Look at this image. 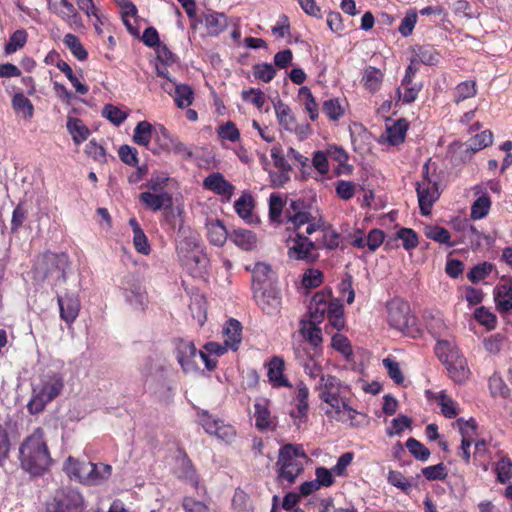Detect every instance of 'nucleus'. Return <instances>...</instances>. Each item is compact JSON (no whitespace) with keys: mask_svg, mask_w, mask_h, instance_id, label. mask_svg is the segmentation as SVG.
<instances>
[{"mask_svg":"<svg viewBox=\"0 0 512 512\" xmlns=\"http://www.w3.org/2000/svg\"><path fill=\"white\" fill-rule=\"evenodd\" d=\"M21 467L33 476H41L49 470L53 460L45 440L43 428L37 427L19 447Z\"/></svg>","mask_w":512,"mask_h":512,"instance_id":"f257e3e1","label":"nucleus"},{"mask_svg":"<svg viewBox=\"0 0 512 512\" xmlns=\"http://www.w3.org/2000/svg\"><path fill=\"white\" fill-rule=\"evenodd\" d=\"M309 460L300 444H285L279 449L276 461L277 478L280 483L293 484L303 473L304 464Z\"/></svg>","mask_w":512,"mask_h":512,"instance_id":"f03ea898","label":"nucleus"},{"mask_svg":"<svg viewBox=\"0 0 512 512\" xmlns=\"http://www.w3.org/2000/svg\"><path fill=\"white\" fill-rule=\"evenodd\" d=\"M435 354L445 365L449 377L455 383H464L468 379L470 370L466 358L453 343L438 340L435 345Z\"/></svg>","mask_w":512,"mask_h":512,"instance_id":"7ed1b4c3","label":"nucleus"},{"mask_svg":"<svg viewBox=\"0 0 512 512\" xmlns=\"http://www.w3.org/2000/svg\"><path fill=\"white\" fill-rule=\"evenodd\" d=\"M64 388L63 377L59 373L45 375L38 387L33 388V396L27 408L30 414L42 412L46 405L57 398Z\"/></svg>","mask_w":512,"mask_h":512,"instance_id":"20e7f679","label":"nucleus"},{"mask_svg":"<svg viewBox=\"0 0 512 512\" xmlns=\"http://www.w3.org/2000/svg\"><path fill=\"white\" fill-rule=\"evenodd\" d=\"M387 321L390 327L408 335L415 337L419 333L414 329L416 318L411 314L410 306L402 300H393L387 304Z\"/></svg>","mask_w":512,"mask_h":512,"instance_id":"39448f33","label":"nucleus"},{"mask_svg":"<svg viewBox=\"0 0 512 512\" xmlns=\"http://www.w3.org/2000/svg\"><path fill=\"white\" fill-rule=\"evenodd\" d=\"M416 192L421 214L424 216L429 215L434 203L440 197V191L438 182L429 176L428 163L423 167V176L422 179L417 182Z\"/></svg>","mask_w":512,"mask_h":512,"instance_id":"423d86ee","label":"nucleus"},{"mask_svg":"<svg viewBox=\"0 0 512 512\" xmlns=\"http://www.w3.org/2000/svg\"><path fill=\"white\" fill-rule=\"evenodd\" d=\"M121 285L125 300L132 309L144 311L148 304V296L142 283L133 275H129L123 279Z\"/></svg>","mask_w":512,"mask_h":512,"instance_id":"0eeeda50","label":"nucleus"},{"mask_svg":"<svg viewBox=\"0 0 512 512\" xmlns=\"http://www.w3.org/2000/svg\"><path fill=\"white\" fill-rule=\"evenodd\" d=\"M320 399L331 406L336 414L341 413L340 399L341 381L333 375H321L317 387Z\"/></svg>","mask_w":512,"mask_h":512,"instance_id":"6e6552de","label":"nucleus"},{"mask_svg":"<svg viewBox=\"0 0 512 512\" xmlns=\"http://www.w3.org/2000/svg\"><path fill=\"white\" fill-rule=\"evenodd\" d=\"M84 509L83 496L71 487L59 490L54 497L53 512H83Z\"/></svg>","mask_w":512,"mask_h":512,"instance_id":"1a4fd4ad","label":"nucleus"},{"mask_svg":"<svg viewBox=\"0 0 512 512\" xmlns=\"http://www.w3.org/2000/svg\"><path fill=\"white\" fill-rule=\"evenodd\" d=\"M253 298L264 313L276 315L280 312L282 297L274 285L253 291Z\"/></svg>","mask_w":512,"mask_h":512,"instance_id":"9d476101","label":"nucleus"},{"mask_svg":"<svg viewBox=\"0 0 512 512\" xmlns=\"http://www.w3.org/2000/svg\"><path fill=\"white\" fill-rule=\"evenodd\" d=\"M57 303L59 307V315L68 327L77 319L81 303L77 293L66 291L64 294H57Z\"/></svg>","mask_w":512,"mask_h":512,"instance_id":"9b49d317","label":"nucleus"},{"mask_svg":"<svg viewBox=\"0 0 512 512\" xmlns=\"http://www.w3.org/2000/svg\"><path fill=\"white\" fill-rule=\"evenodd\" d=\"M199 350L191 341L180 339L177 342L175 355L178 363L185 373L195 372L198 370L196 358Z\"/></svg>","mask_w":512,"mask_h":512,"instance_id":"f8f14e48","label":"nucleus"},{"mask_svg":"<svg viewBox=\"0 0 512 512\" xmlns=\"http://www.w3.org/2000/svg\"><path fill=\"white\" fill-rule=\"evenodd\" d=\"M270 401L262 398L254 403L255 427L261 431H275L278 424L276 416L271 414L269 409Z\"/></svg>","mask_w":512,"mask_h":512,"instance_id":"ddd939ff","label":"nucleus"},{"mask_svg":"<svg viewBox=\"0 0 512 512\" xmlns=\"http://www.w3.org/2000/svg\"><path fill=\"white\" fill-rule=\"evenodd\" d=\"M201 425L208 434L215 435L226 443H231L236 436V430L232 425L224 424L219 419H213L207 413L202 415Z\"/></svg>","mask_w":512,"mask_h":512,"instance_id":"4468645a","label":"nucleus"},{"mask_svg":"<svg viewBox=\"0 0 512 512\" xmlns=\"http://www.w3.org/2000/svg\"><path fill=\"white\" fill-rule=\"evenodd\" d=\"M292 244L289 245L288 256L294 260L312 261V251L316 249V245L308 237L296 233V236L291 239Z\"/></svg>","mask_w":512,"mask_h":512,"instance_id":"2eb2a0df","label":"nucleus"},{"mask_svg":"<svg viewBox=\"0 0 512 512\" xmlns=\"http://www.w3.org/2000/svg\"><path fill=\"white\" fill-rule=\"evenodd\" d=\"M203 187L216 195L222 196L227 201H230L235 190V187L219 172L209 174L203 180Z\"/></svg>","mask_w":512,"mask_h":512,"instance_id":"dca6fc26","label":"nucleus"},{"mask_svg":"<svg viewBox=\"0 0 512 512\" xmlns=\"http://www.w3.org/2000/svg\"><path fill=\"white\" fill-rule=\"evenodd\" d=\"M199 22L204 24L207 35L211 37L219 36L228 27L227 16L214 10H207L202 13Z\"/></svg>","mask_w":512,"mask_h":512,"instance_id":"f3484780","label":"nucleus"},{"mask_svg":"<svg viewBox=\"0 0 512 512\" xmlns=\"http://www.w3.org/2000/svg\"><path fill=\"white\" fill-rule=\"evenodd\" d=\"M406 251L415 249L418 244V234L411 228L402 227L385 242V249L390 250L399 247L398 241Z\"/></svg>","mask_w":512,"mask_h":512,"instance_id":"a211bd4d","label":"nucleus"},{"mask_svg":"<svg viewBox=\"0 0 512 512\" xmlns=\"http://www.w3.org/2000/svg\"><path fill=\"white\" fill-rule=\"evenodd\" d=\"M139 201L145 209L157 212L172 206L173 197L171 193L141 192Z\"/></svg>","mask_w":512,"mask_h":512,"instance_id":"6ab92c4d","label":"nucleus"},{"mask_svg":"<svg viewBox=\"0 0 512 512\" xmlns=\"http://www.w3.org/2000/svg\"><path fill=\"white\" fill-rule=\"evenodd\" d=\"M175 474L179 479L191 486L195 488L198 486L199 476L195 466L185 451H180V456L177 458Z\"/></svg>","mask_w":512,"mask_h":512,"instance_id":"aec40b11","label":"nucleus"},{"mask_svg":"<svg viewBox=\"0 0 512 512\" xmlns=\"http://www.w3.org/2000/svg\"><path fill=\"white\" fill-rule=\"evenodd\" d=\"M494 300L497 310L501 314L508 313L512 310V280H502L494 288Z\"/></svg>","mask_w":512,"mask_h":512,"instance_id":"412c9836","label":"nucleus"},{"mask_svg":"<svg viewBox=\"0 0 512 512\" xmlns=\"http://www.w3.org/2000/svg\"><path fill=\"white\" fill-rule=\"evenodd\" d=\"M267 376L273 387L291 388L292 384L284 375L285 363L281 357L274 356L267 363Z\"/></svg>","mask_w":512,"mask_h":512,"instance_id":"4be33fe9","label":"nucleus"},{"mask_svg":"<svg viewBox=\"0 0 512 512\" xmlns=\"http://www.w3.org/2000/svg\"><path fill=\"white\" fill-rule=\"evenodd\" d=\"M242 324L240 321L230 318L223 326L222 334L224 344L232 351H237L242 341Z\"/></svg>","mask_w":512,"mask_h":512,"instance_id":"5701e85b","label":"nucleus"},{"mask_svg":"<svg viewBox=\"0 0 512 512\" xmlns=\"http://www.w3.org/2000/svg\"><path fill=\"white\" fill-rule=\"evenodd\" d=\"M272 270L269 264L257 262L252 269V291L273 285L271 282Z\"/></svg>","mask_w":512,"mask_h":512,"instance_id":"b1692460","label":"nucleus"},{"mask_svg":"<svg viewBox=\"0 0 512 512\" xmlns=\"http://www.w3.org/2000/svg\"><path fill=\"white\" fill-rule=\"evenodd\" d=\"M55 13L71 27H83L80 14L78 13L74 4L69 0H60V9H56Z\"/></svg>","mask_w":512,"mask_h":512,"instance_id":"393cba45","label":"nucleus"},{"mask_svg":"<svg viewBox=\"0 0 512 512\" xmlns=\"http://www.w3.org/2000/svg\"><path fill=\"white\" fill-rule=\"evenodd\" d=\"M207 239L217 247H222L228 238V232L221 220H208L206 223Z\"/></svg>","mask_w":512,"mask_h":512,"instance_id":"a878e982","label":"nucleus"},{"mask_svg":"<svg viewBox=\"0 0 512 512\" xmlns=\"http://www.w3.org/2000/svg\"><path fill=\"white\" fill-rule=\"evenodd\" d=\"M409 128V122L404 119H398L392 125L386 127V140L392 146H397L405 141L406 133Z\"/></svg>","mask_w":512,"mask_h":512,"instance_id":"bb28decb","label":"nucleus"},{"mask_svg":"<svg viewBox=\"0 0 512 512\" xmlns=\"http://www.w3.org/2000/svg\"><path fill=\"white\" fill-rule=\"evenodd\" d=\"M329 303L330 301H327L324 293H316L309 306V322L321 323L328 312Z\"/></svg>","mask_w":512,"mask_h":512,"instance_id":"cd10ccee","label":"nucleus"},{"mask_svg":"<svg viewBox=\"0 0 512 512\" xmlns=\"http://www.w3.org/2000/svg\"><path fill=\"white\" fill-rule=\"evenodd\" d=\"M297 392L294 398L295 410L291 412V416L294 418H303L307 416L309 409V389L307 385L300 381L296 386Z\"/></svg>","mask_w":512,"mask_h":512,"instance_id":"c85d7f7f","label":"nucleus"},{"mask_svg":"<svg viewBox=\"0 0 512 512\" xmlns=\"http://www.w3.org/2000/svg\"><path fill=\"white\" fill-rule=\"evenodd\" d=\"M284 218L286 219V223L292 225V229L296 231V233L299 231L301 226L305 224H307L306 233L308 235L313 234L318 228V225L315 223V218L310 213V210L300 214L294 213Z\"/></svg>","mask_w":512,"mask_h":512,"instance_id":"c756f323","label":"nucleus"},{"mask_svg":"<svg viewBox=\"0 0 512 512\" xmlns=\"http://www.w3.org/2000/svg\"><path fill=\"white\" fill-rule=\"evenodd\" d=\"M230 240L239 248L251 251L257 247L256 234L247 229H236L230 234Z\"/></svg>","mask_w":512,"mask_h":512,"instance_id":"7c9ffc66","label":"nucleus"},{"mask_svg":"<svg viewBox=\"0 0 512 512\" xmlns=\"http://www.w3.org/2000/svg\"><path fill=\"white\" fill-rule=\"evenodd\" d=\"M66 127L76 145L86 141L91 134L84 122L76 117H69Z\"/></svg>","mask_w":512,"mask_h":512,"instance_id":"2f4dec72","label":"nucleus"},{"mask_svg":"<svg viewBox=\"0 0 512 512\" xmlns=\"http://www.w3.org/2000/svg\"><path fill=\"white\" fill-rule=\"evenodd\" d=\"M129 225L133 231V244L136 251L143 255H148L151 251V247L140 224L135 218H131L129 220Z\"/></svg>","mask_w":512,"mask_h":512,"instance_id":"473e14b6","label":"nucleus"},{"mask_svg":"<svg viewBox=\"0 0 512 512\" xmlns=\"http://www.w3.org/2000/svg\"><path fill=\"white\" fill-rule=\"evenodd\" d=\"M11 105L15 113L21 115L25 120H31L34 116V106L23 93L14 94Z\"/></svg>","mask_w":512,"mask_h":512,"instance_id":"72a5a7b5","label":"nucleus"},{"mask_svg":"<svg viewBox=\"0 0 512 512\" xmlns=\"http://www.w3.org/2000/svg\"><path fill=\"white\" fill-rule=\"evenodd\" d=\"M383 72L373 66H368L362 76V84L369 92L374 93L380 89L383 82Z\"/></svg>","mask_w":512,"mask_h":512,"instance_id":"f704fd0d","label":"nucleus"},{"mask_svg":"<svg viewBox=\"0 0 512 512\" xmlns=\"http://www.w3.org/2000/svg\"><path fill=\"white\" fill-rule=\"evenodd\" d=\"M155 127L153 125L144 120L137 123L133 132V142L137 145L144 146L149 148V144L153 138Z\"/></svg>","mask_w":512,"mask_h":512,"instance_id":"c9c22d12","label":"nucleus"},{"mask_svg":"<svg viewBox=\"0 0 512 512\" xmlns=\"http://www.w3.org/2000/svg\"><path fill=\"white\" fill-rule=\"evenodd\" d=\"M313 322H302L301 333L305 340H307L314 348V351H321L322 344V331Z\"/></svg>","mask_w":512,"mask_h":512,"instance_id":"e433bc0d","label":"nucleus"},{"mask_svg":"<svg viewBox=\"0 0 512 512\" xmlns=\"http://www.w3.org/2000/svg\"><path fill=\"white\" fill-rule=\"evenodd\" d=\"M416 63L436 65L440 60L439 52L431 45H421L414 49Z\"/></svg>","mask_w":512,"mask_h":512,"instance_id":"4c0bfd02","label":"nucleus"},{"mask_svg":"<svg viewBox=\"0 0 512 512\" xmlns=\"http://www.w3.org/2000/svg\"><path fill=\"white\" fill-rule=\"evenodd\" d=\"M63 44L78 61L82 62L88 59L87 50L75 34L67 33L63 38Z\"/></svg>","mask_w":512,"mask_h":512,"instance_id":"58836bf2","label":"nucleus"},{"mask_svg":"<svg viewBox=\"0 0 512 512\" xmlns=\"http://www.w3.org/2000/svg\"><path fill=\"white\" fill-rule=\"evenodd\" d=\"M275 113L279 124L286 130L292 131L295 128V117L289 106L282 101L274 105Z\"/></svg>","mask_w":512,"mask_h":512,"instance_id":"ea45409f","label":"nucleus"},{"mask_svg":"<svg viewBox=\"0 0 512 512\" xmlns=\"http://www.w3.org/2000/svg\"><path fill=\"white\" fill-rule=\"evenodd\" d=\"M55 66L65 74L67 79L71 82L72 86L75 88L76 92L85 95L89 91V87L86 84L80 82L79 78L74 74L70 65L62 60L58 59L55 63Z\"/></svg>","mask_w":512,"mask_h":512,"instance_id":"a19ab883","label":"nucleus"},{"mask_svg":"<svg viewBox=\"0 0 512 512\" xmlns=\"http://www.w3.org/2000/svg\"><path fill=\"white\" fill-rule=\"evenodd\" d=\"M424 234L427 238L440 243L445 244L448 247L454 246V243L451 242V234L450 232L438 225H429L425 227Z\"/></svg>","mask_w":512,"mask_h":512,"instance_id":"79ce46f5","label":"nucleus"},{"mask_svg":"<svg viewBox=\"0 0 512 512\" xmlns=\"http://www.w3.org/2000/svg\"><path fill=\"white\" fill-rule=\"evenodd\" d=\"M477 94V86L474 80H466L459 83L453 92V100L456 104L473 98Z\"/></svg>","mask_w":512,"mask_h":512,"instance_id":"37998d69","label":"nucleus"},{"mask_svg":"<svg viewBox=\"0 0 512 512\" xmlns=\"http://www.w3.org/2000/svg\"><path fill=\"white\" fill-rule=\"evenodd\" d=\"M173 99L178 108H187L193 103L194 91L187 84H178L175 88Z\"/></svg>","mask_w":512,"mask_h":512,"instance_id":"c03bdc74","label":"nucleus"},{"mask_svg":"<svg viewBox=\"0 0 512 512\" xmlns=\"http://www.w3.org/2000/svg\"><path fill=\"white\" fill-rule=\"evenodd\" d=\"M491 199L487 194L479 196L472 204L470 218L479 220L486 217L491 209Z\"/></svg>","mask_w":512,"mask_h":512,"instance_id":"a18cd8bd","label":"nucleus"},{"mask_svg":"<svg viewBox=\"0 0 512 512\" xmlns=\"http://www.w3.org/2000/svg\"><path fill=\"white\" fill-rule=\"evenodd\" d=\"M327 318L330 325L335 329H343L345 325L343 305L338 301H330Z\"/></svg>","mask_w":512,"mask_h":512,"instance_id":"49530a36","label":"nucleus"},{"mask_svg":"<svg viewBox=\"0 0 512 512\" xmlns=\"http://www.w3.org/2000/svg\"><path fill=\"white\" fill-rule=\"evenodd\" d=\"M164 223L172 230L178 228V232L183 230V210L179 207L174 208L173 205L167 209H163Z\"/></svg>","mask_w":512,"mask_h":512,"instance_id":"de8ad7c7","label":"nucleus"},{"mask_svg":"<svg viewBox=\"0 0 512 512\" xmlns=\"http://www.w3.org/2000/svg\"><path fill=\"white\" fill-rule=\"evenodd\" d=\"M493 142V134L490 130L482 131L479 134H476L472 137L467 143V151H471L472 153H476Z\"/></svg>","mask_w":512,"mask_h":512,"instance_id":"09e8293b","label":"nucleus"},{"mask_svg":"<svg viewBox=\"0 0 512 512\" xmlns=\"http://www.w3.org/2000/svg\"><path fill=\"white\" fill-rule=\"evenodd\" d=\"M287 206V202H284L282 197L279 194L272 193L269 197V217L273 222H284L281 219L282 214H284L285 207Z\"/></svg>","mask_w":512,"mask_h":512,"instance_id":"8fccbe9b","label":"nucleus"},{"mask_svg":"<svg viewBox=\"0 0 512 512\" xmlns=\"http://www.w3.org/2000/svg\"><path fill=\"white\" fill-rule=\"evenodd\" d=\"M198 249H200L198 237L196 234L191 233L189 236L179 241L176 251L179 259H187L192 251L194 252Z\"/></svg>","mask_w":512,"mask_h":512,"instance_id":"3c124183","label":"nucleus"},{"mask_svg":"<svg viewBox=\"0 0 512 512\" xmlns=\"http://www.w3.org/2000/svg\"><path fill=\"white\" fill-rule=\"evenodd\" d=\"M28 34L24 29L14 31L8 42L5 44L4 51L7 55L15 53L17 50L23 48L27 42Z\"/></svg>","mask_w":512,"mask_h":512,"instance_id":"603ef678","label":"nucleus"},{"mask_svg":"<svg viewBox=\"0 0 512 512\" xmlns=\"http://www.w3.org/2000/svg\"><path fill=\"white\" fill-rule=\"evenodd\" d=\"M299 97L304 100L305 110L308 112L310 120L315 121L319 116L318 104L311 90L307 86H302L299 89Z\"/></svg>","mask_w":512,"mask_h":512,"instance_id":"864d4df0","label":"nucleus"},{"mask_svg":"<svg viewBox=\"0 0 512 512\" xmlns=\"http://www.w3.org/2000/svg\"><path fill=\"white\" fill-rule=\"evenodd\" d=\"M405 445L411 455L419 461L425 462L431 455L430 450L413 437L408 438Z\"/></svg>","mask_w":512,"mask_h":512,"instance_id":"5fc2aeb1","label":"nucleus"},{"mask_svg":"<svg viewBox=\"0 0 512 512\" xmlns=\"http://www.w3.org/2000/svg\"><path fill=\"white\" fill-rule=\"evenodd\" d=\"M454 426L458 427L463 440L473 442L474 437L477 434V422L474 418H470L469 420L458 418L455 421Z\"/></svg>","mask_w":512,"mask_h":512,"instance_id":"6e6d98bb","label":"nucleus"},{"mask_svg":"<svg viewBox=\"0 0 512 512\" xmlns=\"http://www.w3.org/2000/svg\"><path fill=\"white\" fill-rule=\"evenodd\" d=\"M494 265L490 262H483L473 266L467 274V278L476 284L487 278L492 272Z\"/></svg>","mask_w":512,"mask_h":512,"instance_id":"4d7b16f0","label":"nucleus"},{"mask_svg":"<svg viewBox=\"0 0 512 512\" xmlns=\"http://www.w3.org/2000/svg\"><path fill=\"white\" fill-rule=\"evenodd\" d=\"M322 110L331 121H338L344 115V108L338 98L325 100L322 105Z\"/></svg>","mask_w":512,"mask_h":512,"instance_id":"13d9d810","label":"nucleus"},{"mask_svg":"<svg viewBox=\"0 0 512 512\" xmlns=\"http://www.w3.org/2000/svg\"><path fill=\"white\" fill-rule=\"evenodd\" d=\"M422 475L428 481H443L448 476V469L444 463H438L422 468Z\"/></svg>","mask_w":512,"mask_h":512,"instance_id":"bf43d9fd","label":"nucleus"},{"mask_svg":"<svg viewBox=\"0 0 512 512\" xmlns=\"http://www.w3.org/2000/svg\"><path fill=\"white\" fill-rule=\"evenodd\" d=\"M234 208L236 213L243 219L249 218L254 208L253 197L249 193H243L235 201Z\"/></svg>","mask_w":512,"mask_h":512,"instance_id":"052dcab7","label":"nucleus"},{"mask_svg":"<svg viewBox=\"0 0 512 512\" xmlns=\"http://www.w3.org/2000/svg\"><path fill=\"white\" fill-rule=\"evenodd\" d=\"M474 318L480 325L485 326L487 330H493L496 327V315L484 306L475 309Z\"/></svg>","mask_w":512,"mask_h":512,"instance_id":"680f3d73","label":"nucleus"},{"mask_svg":"<svg viewBox=\"0 0 512 512\" xmlns=\"http://www.w3.org/2000/svg\"><path fill=\"white\" fill-rule=\"evenodd\" d=\"M321 351H314V355L310 357L301 367L303 368L305 374H307L310 378L316 379L323 375V368L318 360Z\"/></svg>","mask_w":512,"mask_h":512,"instance_id":"e2e57ef3","label":"nucleus"},{"mask_svg":"<svg viewBox=\"0 0 512 512\" xmlns=\"http://www.w3.org/2000/svg\"><path fill=\"white\" fill-rule=\"evenodd\" d=\"M332 347L341 353L347 360H350L353 357V350L350 341L348 338L342 334H335L332 337Z\"/></svg>","mask_w":512,"mask_h":512,"instance_id":"0e129e2a","label":"nucleus"},{"mask_svg":"<svg viewBox=\"0 0 512 512\" xmlns=\"http://www.w3.org/2000/svg\"><path fill=\"white\" fill-rule=\"evenodd\" d=\"M255 79L269 83L276 75V69L270 63H259L253 66Z\"/></svg>","mask_w":512,"mask_h":512,"instance_id":"69168bd1","label":"nucleus"},{"mask_svg":"<svg viewBox=\"0 0 512 512\" xmlns=\"http://www.w3.org/2000/svg\"><path fill=\"white\" fill-rule=\"evenodd\" d=\"M85 154L99 163H106V151L104 147L98 144L95 139L90 140L85 146Z\"/></svg>","mask_w":512,"mask_h":512,"instance_id":"338daca9","label":"nucleus"},{"mask_svg":"<svg viewBox=\"0 0 512 512\" xmlns=\"http://www.w3.org/2000/svg\"><path fill=\"white\" fill-rule=\"evenodd\" d=\"M497 479L506 483L512 478V461L508 457H502L496 464Z\"/></svg>","mask_w":512,"mask_h":512,"instance_id":"774afa93","label":"nucleus"}]
</instances>
